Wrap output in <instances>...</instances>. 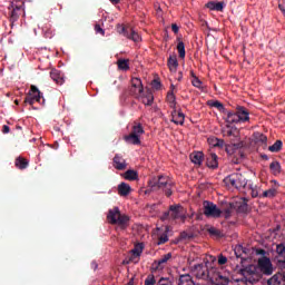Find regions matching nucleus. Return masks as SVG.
Returning a JSON list of instances; mask_svg holds the SVG:
<instances>
[{"instance_id": "1", "label": "nucleus", "mask_w": 285, "mask_h": 285, "mask_svg": "<svg viewBox=\"0 0 285 285\" xmlns=\"http://www.w3.org/2000/svg\"><path fill=\"white\" fill-rule=\"evenodd\" d=\"M148 187L145 193L148 195L149 193H155L157 190H161L165 193L166 197L173 196V188L175 187V181H173L168 176L159 175L154 176L148 180Z\"/></svg>"}, {"instance_id": "2", "label": "nucleus", "mask_w": 285, "mask_h": 285, "mask_svg": "<svg viewBox=\"0 0 285 285\" xmlns=\"http://www.w3.org/2000/svg\"><path fill=\"white\" fill-rule=\"evenodd\" d=\"M107 220L109 224H117L122 230H126V228H128V222H130V218L126 215H121L119 207H114L112 209H109Z\"/></svg>"}, {"instance_id": "3", "label": "nucleus", "mask_w": 285, "mask_h": 285, "mask_svg": "<svg viewBox=\"0 0 285 285\" xmlns=\"http://www.w3.org/2000/svg\"><path fill=\"white\" fill-rule=\"evenodd\" d=\"M203 214L205 217L218 219V217H222V209H219L215 203L205 200L203 203Z\"/></svg>"}, {"instance_id": "4", "label": "nucleus", "mask_w": 285, "mask_h": 285, "mask_svg": "<svg viewBox=\"0 0 285 285\" xmlns=\"http://www.w3.org/2000/svg\"><path fill=\"white\" fill-rule=\"evenodd\" d=\"M257 267L258 271L266 276H271L273 273H275V266H273V262H271V258L267 256H262L258 258Z\"/></svg>"}, {"instance_id": "5", "label": "nucleus", "mask_w": 285, "mask_h": 285, "mask_svg": "<svg viewBox=\"0 0 285 285\" xmlns=\"http://www.w3.org/2000/svg\"><path fill=\"white\" fill-rule=\"evenodd\" d=\"M193 273L197 279H210L213 267L208 268V263L197 264L193 267Z\"/></svg>"}, {"instance_id": "6", "label": "nucleus", "mask_w": 285, "mask_h": 285, "mask_svg": "<svg viewBox=\"0 0 285 285\" xmlns=\"http://www.w3.org/2000/svg\"><path fill=\"white\" fill-rule=\"evenodd\" d=\"M117 32L118 35H122V37H126V39L135 41V43H139V41H141V37L139 36V33L130 27L118 24Z\"/></svg>"}, {"instance_id": "7", "label": "nucleus", "mask_w": 285, "mask_h": 285, "mask_svg": "<svg viewBox=\"0 0 285 285\" xmlns=\"http://www.w3.org/2000/svg\"><path fill=\"white\" fill-rule=\"evenodd\" d=\"M226 184H229L233 186V188H237L239 190L240 188H246V184L248 181L246 180V177L242 174H232L227 178H225Z\"/></svg>"}, {"instance_id": "8", "label": "nucleus", "mask_w": 285, "mask_h": 285, "mask_svg": "<svg viewBox=\"0 0 285 285\" xmlns=\"http://www.w3.org/2000/svg\"><path fill=\"white\" fill-rule=\"evenodd\" d=\"M209 281L212 282V284H215V285L230 284V278H228V276L222 274V272H219V269H217L215 267H212Z\"/></svg>"}, {"instance_id": "9", "label": "nucleus", "mask_w": 285, "mask_h": 285, "mask_svg": "<svg viewBox=\"0 0 285 285\" xmlns=\"http://www.w3.org/2000/svg\"><path fill=\"white\" fill-rule=\"evenodd\" d=\"M144 85L141 83V79L132 78L131 79V87L129 89V94L135 97L136 99H140L144 94Z\"/></svg>"}, {"instance_id": "10", "label": "nucleus", "mask_w": 285, "mask_h": 285, "mask_svg": "<svg viewBox=\"0 0 285 285\" xmlns=\"http://www.w3.org/2000/svg\"><path fill=\"white\" fill-rule=\"evenodd\" d=\"M35 101H38V104H41V91H39V88H37V86L32 85L28 96L24 98V104H29V106H33Z\"/></svg>"}, {"instance_id": "11", "label": "nucleus", "mask_w": 285, "mask_h": 285, "mask_svg": "<svg viewBox=\"0 0 285 285\" xmlns=\"http://www.w3.org/2000/svg\"><path fill=\"white\" fill-rule=\"evenodd\" d=\"M171 257L173 254L167 253L160 259L155 261L151 265V273H157V271H164V267L166 266V264H168V261L171 259Z\"/></svg>"}, {"instance_id": "12", "label": "nucleus", "mask_w": 285, "mask_h": 285, "mask_svg": "<svg viewBox=\"0 0 285 285\" xmlns=\"http://www.w3.org/2000/svg\"><path fill=\"white\" fill-rule=\"evenodd\" d=\"M50 78L52 79V81H55V83H57L58 86H63V83H66V75L58 69H51L50 71Z\"/></svg>"}, {"instance_id": "13", "label": "nucleus", "mask_w": 285, "mask_h": 285, "mask_svg": "<svg viewBox=\"0 0 285 285\" xmlns=\"http://www.w3.org/2000/svg\"><path fill=\"white\" fill-rule=\"evenodd\" d=\"M21 14H26V9H23V4H12V11L10 13V19L12 23H14V21H19V17H21Z\"/></svg>"}, {"instance_id": "14", "label": "nucleus", "mask_w": 285, "mask_h": 285, "mask_svg": "<svg viewBox=\"0 0 285 285\" xmlns=\"http://www.w3.org/2000/svg\"><path fill=\"white\" fill-rule=\"evenodd\" d=\"M138 101H141L145 106H153V102L155 101V96L153 95V91L150 89H147L140 98H137Z\"/></svg>"}, {"instance_id": "15", "label": "nucleus", "mask_w": 285, "mask_h": 285, "mask_svg": "<svg viewBox=\"0 0 285 285\" xmlns=\"http://www.w3.org/2000/svg\"><path fill=\"white\" fill-rule=\"evenodd\" d=\"M141 253H144V243H138L135 245L134 249H131V257L129 258L130 262H135V264H137V262H139V257H141Z\"/></svg>"}, {"instance_id": "16", "label": "nucleus", "mask_w": 285, "mask_h": 285, "mask_svg": "<svg viewBox=\"0 0 285 285\" xmlns=\"http://www.w3.org/2000/svg\"><path fill=\"white\" fill-rule=\"evenodd\" d=\"M267 285H285V275L283 273H276L267 279Z\"/></svg>"}, {"instance_id": "17", "label": "nucleus", "mask_w": 285, "mask_h": 285, "mask_svg": "<svg viewBox=\"0 0 285 285\" xmlns=\"http://www.w3.org/2000/svg\"><path fill=\"white\" fill-rule=\"evenodd\" d=\"M205 8H208V10H214L216 12H224V8H226V3L224 1H220V2L209 1L205 4Z\"/></svg>"}, {"instance_id": "18", "label": "nucleus", "mask_w": 285, "mask_h": 285, "mask_svg": "<svg viewBox=\"0 0 285 285\" xmlns=\"http://www.w3.org/2000/svg\"><path fill=\"white\" fill-rule=\"evenodd\" d=\"M219 157H217V154H209L207 155V158H206V165L208 168H219V161H218Z\"/></svg>"}, {"instance_id": "19", "label": "nucleus", "mask_w": 285, "mask_h": 285, "mask_svg": "<svg viewBox=\"0 0 285 285\" xmlns=\"http://www.w3.org/2000/svg\"><path fill=\"white\" fill-rule=\"evenodd\" d=\"M236 112L239 117V121H249L250 120V112H248V109L246 107L238 106L236 108Z\"/></svg>"}, {"instance_id": "20", "label": "nucleus", "mask_w": 285, "mask_h": 285, "mask_svg": "<svg viewBox=\"0 0 285 285\" xmlns=\"http://www.w3.org/2000/svg\"><path fill=\"white\" fill-rule=\"evenodd\" d=\"M222 135L223 137H239V131H237V128L227 125L222 129Z\"/></svg>"}, {"instance_id": "21", "label": "nucleus", "mask_w": 285, "mask_h": 285, "mask_svg": "<svg viewBox=\"0 0 285 285\" xmlns=\"http://www.w3.org/2000/svg\"><path fill=\"white\" fill-rule=\"evenodd\" d=\"M114 166L116 170H126V160L124 159V157L119 156V154H117L114 157Z\"/></svg>"}, {"instance_id": "22", "label": "nucleus", "mask_w": 285, "mask_h": 285, "mask_svg": "<svg viewBox=\"0 0 285 285\" xmlns=\"http://www.w3.org/2000/svg\"><path fill=\"white\" fill-rule=\"evenodd\" d=\"M183 210H184V207H181L180 205H170L169 213H170L171 219H179V215H181Z\"/></svg>"}, {"instance_id": "23", "label": "nucleus", "mask_w": 285, "mask_h": 285, "mask_svg": "<svg viewBox=\"0 0 285 285\" xmlns=\"http://www.w3.org/2000/svg\"><path fill=\"white\" fill-rule=\"evenodd\" d=\"M124 139L127 144H131L132 146H140L141 145L140 136H137V135L131 134V132L129 135L125 136Z\"/></svg>"}, {"instance_id": "24", "label": "nucleus", "mask_w": 285, "mask_h": 285, "mask_svg": "<svg viewBox=\"0 0 285 285\" xmlns=\"http://www.w3.org/2000/svg\"><path fill=\"white\" fill-rule=\"evenodd\" d=\"M14 166H16V168H18V170H26V168H28V166H30V163L28 161V159L19 156L14 160Z\"/></svg>"}, {"instance_id": "25", "label": "nucleus", "mask_w": 285, "mask_h": 285, "mask_svg": "<svg viewBox=\"0 0 285 285\" xmlns=\"http://www.w3.org/2000/svg\"><path fill=\"white\" fill-rule=\"evenodd\" d=\"M130 190H132V188L126 183H120L118 185V195H120V197H128V195H130Z\"/></svg>"}, {"instance_id": "26", "label": "nucleus", "mask_w": 285, "mask_h": 285, "mask_svg": "<svg viewBox=\"0 0 285 285\" xmlns=\"http://www.w3.org/2000/svg\"><path fill=\"white\" fill-rule=\"evenodd\" d=\"M167 66L170 72H177V68L179 67V61H177V56H170L167 60Z\"/></svg>"}, {"instance_id": "27", "label": "nucleus", "mask_w": 285, "mask_h": 285, "mask_svg": "<svg viewBox=\"0 0 285 285\" xmlns=\"http://www.w3.org/2000/svg\"><path fill=\"white\" fill-rule=\"evenodd\" d=\"M178 285H195V281L189 274H183L179 276Z\"/></svg>"}, {"instance_id": "28", "label": "nucleus", "mask_w": 285, "mask_h": 285, "mask_svg": "<svg viewBox=\"0 0 285 285\" xmlns=\"http://www.w3.org/2000/svg\"><path fill=\"white\" fill-rule=\"evenodd\" d=\"M190 160L193 164H196V166H202V161H204V153L196 151L190 154Z\"/></svg>"}, {"instance_id": "29", "label": "nucleus", "mask_w": 285, "mask_h": 285, "mask_svg": "<svg viewBox=\"0 0 285 285\" xmlns=\"http://www.w3.org/2000/svg\"><path fill=\"white\" fill-rule=\"evenodd\" d=\"M166 101L169 105V108H175V106H177V97L173 90L167 92Z\"/></svg>"}, {"instance_id": "30", "label": "nucleus", "mask_w": 285, "mask_h": 285, "mask_svg": "<svg viewBox=\"0 0 285 285\" xmlns=\"http://www.w3.org/2000/svg\"><path fill=\"white\" fill-rule=\"evenodd\" d=\"M185 119H186V115H184V112L179 110L177 116H174V118H171V121L173 124H176V126H184Z\"/></svg>"}, {"instance_id": "31", "label": "nucleus", "mask_w": 285, "mask_h": 285, "mask_svg": "<svg viewBox=\"0 0 285 285\" xmlns=\"http://www.w3.org/2000/svg\"><path fill=\"white\" fill-rule=\"evenodd\" d=\"M226 121L228 124H239V116L237 114V111H228L227 112V118H226Z\"/></svg>"}, {"instance_id": "32", "label": "nucleus", "mask_w": 285, "mask_h": 285, "mask_svg": "<svg viewBox=\"0 0 285 285\" xmlns=\"http://www.w3.org/2000/svg\"><path fill=\"white\" fill-rule=\"evenodd\" d=\"M144 132H146L144 130V126H141V124L139 122H134L132 129H131V135H136L138 137H141V135H144Z\"/></svg>"}, {"instance_id": "33", "label": "nucleus", "mask_w": 285, "mask_h": 285, "mask_svg": "<svg viewBox=\"0 0 285 285\" xmlns=\"http://www.w3.org/2000/svg\"><path fill=\"white\" fill-rule=\"evenodd\" d=\"M208 141L210 146H214V148H224L225 146L224 139H219L217 137L208 138Z\"/></svg>"}, {"instance_id": "34", "label": "nucleus", "mask_w": 285, "mask_h": 285, "mask_svg": "<svg viewBox=\"0 0 285 285\" xmlns=\"http://www.w3.org/2000/svg\"><path fill=\"white\" fill-rule=\"evenodd\" d=\"M242 146H243L242 142L226 145L225 150H226L227 155H233L235 153V150H239V148H242Z\"/></svg>"}, {"instance_id": "35", "label": "nucleus", "mask_w": 285, "mask_h": 285, "mask_svg": "<svg viewBox=\"0 0 285 285\" xmlns=\"http://www.w3.org/2000/svg\"><path fill=\"white\" fill-rule=\"evenodd\" d=\"M275 195H277V189L276 188H269L265 191H263V194L259 196V198H268V199H273V197H275Z\"/></svg>"}, {"instance_id": "36", "label": "nucleus", "mask_w": 285, "mask_h": 285, "mask_svg": "<svg viewBox=\"0 0 285 285\" xmlns=\"http://www.w3.org/2000/svg\"><path fill=\"white\" fill-rule=\"evenodd\" d=\"M269 169L273 175H279L282 173V165H279V161H273L269 165Z\"/></svg>"}, {"instance_id": "37", "label": "nucleus", "mask_w": 285, "mask_h": 285, "mask_svg": "<svg viewBox=\"0 0 285 285\" xmlns=\"http://www.w3.org/2000/svg\"><path fill=\"white\" fill-rule=\"evenodd\" d=\"M117 66H118V70H130V65H129V60L126 59H119L117 61Z\"/></svg>"}, {"instance_id": "38", "label": "nucleus", "mask_w": 285, "mask_h": 285, "mask_svg": "<svg viewBox=\"0 0 285 285\" xmlns=\"http://www.w3.org/2000/svg\"><path fill=\"white\" fill-rule=\"evenodd\" d=\"M168 230L169 227L166 226L164 233L160 236H158V246H161V244H166L168 242Z\"/></svg>"}, {"instance_id": "39", "label": "nucleus", "mask_w": 285, "mask_h": 285, "mask_svg": "<svg viewBox=\"0 0 285 285\" xmlns=\"http://www.w3.org/2000/svg\"><path fill=\"white\" fill-rule=\"evenodd\" d=\"M282 140H276L272 146L268 147L271 153H279L282 150Z\"/></svg>"}, {"instance_id": "40", "label": "nucleus", "mask_w": 285, "mask_h": 285, "mask_svg": "<svg viewBox=\"0 0 285 285\" xmlns=\"http://www.w3.org/2000/svg\"><path fill=\"white\" fill-rule=\"evenodd\" d=\"M139 177V175L137 174V171L129 169L125 173V179H128L129 181H135V179H137Z\"/></svg>"}, {"instance_id": "41", "label": "nucleus", "mask_w": 285, "mask_h": 285, "mask_svg": "<svg viewBox=\"0 0 285 285\" xmlns=\"http://www.w3.org/2000/svg\"><path fill=\"white\" fill-rule=\"evenodd\" d=\"M207 233H209V235H210L212 237H218V238L224 237V233H223L222 230L215 228V227H209V228L207 229Z\"/></svg>"}, {"instance_id": "42", "label": "nucleus", "mask_w": 285, "mask_h": 285, "mask_svg": "<svg viewBox=\"0 0 285 285\" xmlns=\"http://www.w3.org/2000/svg\"><path fill=\"white\" fill-rule=\"evenodd\" d=\"M177 50L180 59H185L186 57V45H184V41H179L177 45Z\"/></svg>"}, {"instance_id": "43", "label": "nucleus", "mask_w": 285, "mask_h": 285, "mask_svg": "<svg viewBox=\"0 0 285 285\" xmlns=\"http://www.w3.org/2000/svg\"><path fill=\"white\" fill-rule=\"evenodd\" d=\"M156 285H173V278L170 277H160Z\"/></svg>"}, {"instance_id": "44", "label": "nucleus", "mask_w": 285, "mask_h": 285, "mask_svg": "<svg viewBox=\"0 0 285 285\" xmlns=\"http://www.w3.org/2000/svg\"><path fill=\"white\" fill-rule=\"evenodd\" d=\"M208 106H210L212 108H217V110H224V105L218 100H215V101L209 100Z\"/></svg>"}, {"instance_id": "45", "label": "nucleus", "mask_w": 285, "mask_h": 285, "mask_svg": "<svg viewBox=\"0 0 285 285\" xmlns=\"http://www.w3.org/2000/svg\"><path fill=\"white\" fill-rule=\"evenodd\" d=\"M145 285H157V279H155L154 274H149L145 279Z\"/></svg>"}, {"instance_id": "46", "label": "nucleus", "mask_w": 285, "mask_h": 285, "mask_svg": "<svg viewBox=\"0 0 285 285\" xmlns=\"http://www.w3.org/2000/svg\"><path fill=\"white\" fill-rule=\"evenodd\" d=\"M202 80H199L198 77H195V79L191 80V86H194V88H198L199 90H202Z\"/></svg>"}, {"instance_id": "47", "label": "nucleus", "mask_w": 285, "mask_h": 285, "mask_svg": "<svg viewBox=\"0 0 285 285\" xmlns=\"http://www.w3.org/2000/svg\"><path fill=\"white\" fill-rule=\"evenodd\" d=\"M250 195L252 197H261L262 195H259V188L257 186H250Z\"/></svg>"}, {"instance_id": "48", "label": "nucleus", "mask_w": 285, "mask_h": 285, "mask_svg": "<svg viewBox=\"0 0 285 285\" xmlns=\"http://www.w3.org/2000/svg\"><path fill=\"white\" fill-rule=\"evenodd\" d=\"M228 258L226 256H224L223 254L218 255V264L219 266H224V264H227Z\"/></svg>"}, {"instance_id": "49", "label": "nucleus", "mask_w": 285, "mask_h": 285, "mask_svg": "<svg viewBox=\"0 0 285 285\" xmlns=\"http://www.w3.org/2000/svg\"><path fill=\"white\" fill-rule=\"evenodd\" d=\"M151 86H153V88H154L155 90H160V89H161V82H160L159 80H157V79H154V80L151 81Z\"/></svg>"}, {"instance_id": "50", "label": "nucleus", "mask_w": 285, "mask_h": 285, "mask_svg": "<svg viewBox=\"0 0 285 285\" xmlns=\"http://www.w3.org/2000/svg\"><path fill=\"white\" fill-rule=\"evenodd\" d=\"M230 215H233V209L227 208V209L224 210L223 217L225 219H230Z\"/></svg>"}, {"instance_id": "51", "label": "nucleus", "mask_w": 285, "mask_h": 285, "mask_svg": "<svg viewBox=\"0 0 285 285\" xmlns=\"http://www.w3.org/2000/svg\"><path fill=\"white\" fill-rule=\"evenodd\" d=\"M278 8L285 16V0H278Z\"/></svg>"}, {"instance_id": "52", "label": "nucleus", "mask_w": 285, "mask_h": 285, "mask_svg": "<svg viewBox=\"0 0 285 285\" xmlns=\"http://www.w3.org/2000/svg\"><path fill=\"white\" fill-rule=\"evenodd\" d=\"M258 141L261 144H266L268 141V137H266V135H264V134H261L258 137Z\"/></svg>"}, {"instance_id": "53", "label": "nucleus", "mask_w": 285, "mask_h": 285, "mask_svg": "<svg viewBox=\"0 0 285 285\" xmlns=\"http://www.w3.org/2000/svg\"><path fill=\"white\" fill-rule=\"evenodd\" d=\"M95 30L98 35H105L106 31H104V29L101 28V26L96 24L95 26Z\"/></svg>"}, {"instance_id": "54", "label": "nucleus", "mask_w": 285, "mask_h": 285, "mask_svg": "<svg viewBox=\"0 0 285 285\" xmlns=\"http://www.w3.org/2000/svg\"><path fill=\"white\" fill-rule=\"evenodd\" d=\"M171 30H173L174 35H178L179 33V26H177V23H173L171 24Z\"/></svg>"}, {"instance_id": "55", "label": "nucleus", "mask_w": 285, "mask_h": 285, "mask_svg": "<svg viewBox=\"0 0 285 285\" xmlns=\"http://www.w3.org/2000/svg\"><path fill=\"white\" fill-rule=\"evenodd\" d=\"M256 255H262V257H266V252L262 248L256 249Z\"/></svg>"}, {"instance_id": "56", "label": "nucleus", "mask_w": 285, "mask_h": 285, "mask_svg": "<svg viewBox=\"0 0 285 285\" xmlns=\"http://www.w3.org/2000/svg\"><path fill=\"white\" fill-rule=\"evenodd\" d=\"M171 119H175V117H177V115L179 114V111H177V106H175V108H171Z\"/></svg>"}, {"instance_id": "57", "label": "nucleus", "mask_w": 285, "mask_h": 285, "mask_svg": "<svg viewBox=\"0 0 285 285\" xmlns=\"http://www.w3.org/2000/svg\"><path fill=\"white\" fill-rule=\"evenodd\" d=\"M2 132H3L4 135H8V132H10V127H9L8 125H3V127H2Z\"/></svg>"}, {"instance_id": "58", "label": "nucleus", "mask_w": 285, "mask_h": 285, "mask_svg": "<svg viewBox=\"0 0 285 285\" xmlns=\"http://www.w3.org/2000/svg\"><path fill=\"white\" fill-rule=\"evenodd\" d=\"M239 210H242L243 213H246V210H248V205L244 204L239 207Z\"/></svg>"}, {"instance_id": "59", "label": "nucleus", "mask_w": 285, "mask_h": 285, "mask_svg": "<svg viewBox=\"0 0 285 285\" xmlns=\"http://www.w3.org/2000/svg\"><path fill=\"white\" fill-rule=\"evenodd\" d=\"M180 237H181V239H188V238H190V236H188V234H187L186 232H183V233L180 234Z\"/></svg>"}, {"instance_id": "60", "label": "nucleus", "mask_w": 285, "mask_h": 285, "mask_svg": "<svg viewBox=\"0 0 285 285\" xmlns=\"http://www.w3.org/2000/svg\"><path fill=\"white\" fill-rule=\"evenodd\" d=\"M178 219H181V222H186V215L184 214V210L179 214Z\"/></svg>"}, {"instance_id": "61", "label": "nucleus", "mask_w": 285, "mask_h": 285, "mask_svg": "<svg viewBox=\"0 0 285 285\" xmlns=\"http://www.w3.org/2000/svg\"><path fill=\"white\" fill-rule=\"evenodd\" d=\"M168 217H170V210L164 213L163 219H168Z\"/></svg>"}, {"instance_id": "62", "label": "nucleus", "mask_w": 285, "mask_h": 285, "mask_svg": "<svg viewBox=\"0 0 285 285\" xmlns=\"http://www.w3.org/2000/svg\"><path fill=\"white\" fill-rule=\"evenodd\" d=\"M184 79V72L179 71L178 72V81H181Z\"/></svg>"}, {"instance_id": "63", "label": "nucleus", "mask_w": 285, "mask_h": 285, "mask_svg": "<svg viewBox=\"0 0 285 285\" xmlns=\"http://www.w3.org/2000/svg\"><path fill=\"white\" fill-rule=\"evenodd\" d=\"M109 1L112 2L114 6H117V3H119V1H121V0H109Z\"/></svg>"}, {"instance_id": "64", "label": "nucleus", "mask_w": 285, "mask_h": 285, "mask_svg": "<svg viewBox=\"0 0 285 285\" xmlns=\"http://www.w3.org/2000/svg\"><path fill=\"white\" fill-rule=\"evenodd\" d=\"M190 77H193V79H195V77H197L196 75H195V71H190Z\"/></svg>"}]
</instances>
